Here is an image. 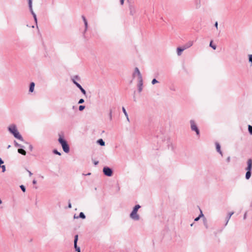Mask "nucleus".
Instances as JSON below:
<instances>
[{
    "label": "nucleus",
    "mask_w": 252,
    "mask_h": 252,
    "mask_svg": "<svg viewBox=\"0 0 252 252\" xmlns=\"http://www.w3.org/2000/svg\"><path fill=\"white\" fill-rule=\"evenodd\" d=\"M128 8L131 15H133L136 13V6L133 2L128 1Z\"/></svg>",
    "instance_id": "nucleus-5"
},
{
    "label": "nucleus",
    "mask_w": 252,
    "mask_h": 252,
    "mask_svg": "<svg viewBox=\"0 0 252 252\" xmlns=\"http://www.w3.org/2000/svg\"><path fill=\"white\" fill-rule=\"evenodd\" d=\"M248 131L250 134L252 135V126L251 125L248 126Z\"/></svg>",
    "instance_id": "nucleus-25"
},
{
    "label": "nucleus",
    "mask_w": 252,
    "mask_h": 252,
    "mask_svg": "<svg viewBox=\"0 0 252 252\" xmlns=\"http://www.w3.org/2000/svg\"><path fill=\"white\" fill-rule=\"evenodd\" d=\"M78 240V235H75L74 236V248L77 252H81L80 248L77 246Z\"/></svg>",
    "instance_id": "nucleus-8"
},
{
    "label": "nucleus",
    "mask_w": 252,
    "mask_h": 252,
    "mask_svg": "<svg viewBox=\"0 0 252 252\" xmlns=\"http://www.w3.org/2000/svg\"><path fill=\"white\" fill-rule=\"evenodd\" d=\"M85 108V106L84 105H80L79 107V110L80 111H83Z\"/></svg>",
    "instance_id": "nucleus-30"
},
{
    "label": "nucleus",
    "mask_w": 252,
    "mask_h": 252,
    "mask_svg": "<svg viewBox=\"0 0 252 252\" xmlns=\"http://www.w3.org/2000/svg\"><path fill=\"white\" fill-rule=\"evenodd\" d=\"M30 8V11L32 13V14L33 15V17L34 16H35L36 15L34 13V12H33V10H32V7H31V8Z\"/></svg>",
    "instance_id": "nucleus-34"
},
{
    "label": "nucleus",
    "mask_w": 252,
    "mask_h": 252,
    "mask_svg": "<svg viewBox=\"0 0 252 252\" xmlns=\"http://www.w3.org/2000/svg\"><path fill=\"white\" fill-rule=\"evenodd\" d=\"M68 207L69 208H71V203L70 202L68 203Z\"/></svg>",
    "instance_id": "nucleus-52"
},
{
    "label": "nucleus",
    "mask_w": 252,
    "mask_h": 252,
    "mask_svg": "<svg viewBox=\"0 0 252 252\" xmlns=\"http://www.w3.org/2000/svg\"><path fill=\"white\" fill-rule=\"evenodd\" d=\"M8 130L10 133L13 134L14 137L22 141H24L23 137L18 131L16 126L15 125L12 124L9 126L8 127Z\"/></svg>",
    "instance_id": "nucleus-1"
},
{
    "label": "nucleus",
    "mask_w": 252,
    "mask_h": 252,
    "mask_svg": "<svg viewBox=\"0 0 252 252\" xmlns=\"http://www.w3.org/2000/svg\"><path fill=\"white\" fill-rule=\"evenodd\" d=\"M200 7V0H196V8H198Z\"/></svg>",
    "instance_id": "nucleus-22"
},
{
    "label": "nucleus",
    "mask_w": 252,
    "mask_h": 252,
    "mask_svg": "<svg viewBox=\"0 0 252 252\" xmlns=\"http://www.w3.org/2000/svg\"><path fill=\"white\" fill-rule=\"evenodd\" d=\"M252 158H249L248 159L247 161V167L246 168L245 170L247 171L245 178L247 180H249L252 174Z\"/></svg>",
    "instance_id": "nucleus-2"
},
{
    "label": "nucleus",
    "mask_w": 252,
    "mask_h": 252,
    "mask_svg": "<svg viewBox=\"0 0 252 252\" xmlns=\"http://www.w3.org/2000/svg\"><path fill=\"white\" fill-rule=\"evenodd\" d=\"M218 22H216V23H215V27H216L217 29H218Z\"/></svg>",
    "instance_id": "nucleus-48"
},
{
    "label": "nucleus",
    "mask_w": 252,
    "mask_h": 252,
    "mask_svg": "<svg viewBox=\"0 0 252 252\" xmlns=\"http://www.w3.org/2000/svg\"><path fill=\"white\" fill-rule=\"evenodd\" d=\"M32 149H33V147H32V146L31 144H30V145H29V150H30L31 151H32Z\"/></svg>",
    "instance_id": "nucleus-42"
},
{
    "label": "nucleus",
    "mask_w": 252,
    "mask_h": 252,
    "mask_svg": "<svg viewBox=\"0 0 252 252\" xmlns=\"http://www.w3.org/2000/svg\"><path fill=\"white\" fill-rule=\"evenodd\" d=\"M33 184H36V181L35 180H33L32 181Z\"/></svg>",
    "instance_id": "nucleus-53"
},
{
    "label": "nucleus",
    "mask_w": 252,
    "mask_h": 252,
    "mask_svg": "<svg viewBox=\"0 0 252 252\" xmlns=\"http://www.w3.org/2000/svg\"><path fill=\"white\" fill-rule=\"evenodd\" d=\"M183 49H184V50L188 49V48L186 46V45H184L182 47H181Z\"/></svg>",
    "instance_id": "nucleus-43"
},
{
    "label": "nucleus",
    "mask_w": 252,
    "mask_h": 252,
    "mask_svg": "<svg viewBox=\"0 0 252 252\" xmlns=\"http://www.w3.org/2000/svg\"><path fill=\"white\" fill-rule=\"evenodd\" d=\"M53 152L54 154H56V155H59V156H61V154L60 152H58L57 150L56 149H54L53 151Z\"/></svg>",
    "instance_id": "nucleus-27"
},
{
    "label": "nucleus",
    "mask_w": 252,
    "mask_h": 252,
    "mask_svg": "<svg viewBox=\"0 0 252 252\" xmlns=\"http://www.w3.org/2000/svg\"><path fill=\"white\" fill-rule=\"evenodd\" d=\"M30 8V11L32 13V14L33 15V17L34 16H35L36 15L34 13V12H33V10H32V7H31V8Z\"/></svg>",
    "instance_id": "nucleus-32"
},
{
    "label": "nucleus",
    "mask_w": 252,
    "mask_h": 252,
    "mask_svg": "<svg viewBox=\"0 0 252 252\" xmlns=\"http://www.w3.org/2000/svg\"><path fill=\"white\" fill-rule=\"evenodd\" d=\"M186 46L189 48L191 47L193 45V41H189L186 44H185Z\"/></svg>",
    "instance_id": "nucleus-20"
},
{
    "label": "nucleus",
    "mask_w": 252,
    "mask_h": 252,
    "mask_svg": "<svg viewBox=\"0 0 252 252\" xmlns=\"http://www.w3.org/2000/svg\"><path fill=\"white\" fill-rule=\"evenodd\" d=\"M230 161V157H228L227 159H226V161L227 162H229Z\"/></svg>",
    "instance_id": "nucleus-45"
},
{
    "label": "nucleus",
    "mask_w": 252,
    "mask_h": 252,
    "mask_svg": "<svg viewBox=\"0 0 252 252\" xmlns=\"http://www.w3.org/2000/svg\"><path fill=\"white\" fill-rule=\"evenodd\" d=\"M74 78H75V79H77V80H79L80 79V78L77 75H76L74 77Z\"/></svg>",
    "instance_id": "nucleus-47"
},
{
    "label": "nucleus",
    "mask_w": 252,
    "mask_h": 252,
    "mask_svg": "<svg viewBox=\"0 0 252 252\" xmlns=\"http://www.w3.org/2000/svg\"><path fill=\"white\" fill-rule=\"evenodd\" d=\"M84 24L85 27V32H86L88 29V22H87L86 23H84Z\"/></svg>",
    "instance_id": "nucleus-40"
},
{
    "label": "nucleus",
    "mask_w": 252,
    "mask_h": 252,
    "mask_svg": "<svg viewBox=\"0 0 252 252\" xmlns=\"http://www.w3.org/2000/svg\"><path fill=\"white\" fill-rule=\"evenodd\" d=\"M58 141L62 146H63V145L67 142L61 136L59 137Z\"/></svg>",
    "instance_id": "nucleus-14"
},
{
    "label": "nucleus",
    "mask_w": 252,
    "mask_h": 252,
    "mask_svg": "<svg viewBox=\"0 0 252 252\" xmlns=\"http://www.w3.org/2000/svg\"><path fill=\"white\" fill-rule=\"evenodd\" d=\"M82 18L84 21V23H86L87 22L86 18L84 15L82 16Z\"/></svg>",
    "instance_id": "nucleus-41"
},
{
    "label": "nucleus",
    "mask_w": 252,
    "mask_h": 252,
    "mask_svg": "<svg viewBox=\"0 0 252 252\" xmlns=\"http://www.w3.org/2000/svg\"><path fill=\"white\" fill-rule=\"evenodd\" d=\"M190 128L192 131H194L196 132V134L197 136H199L200 135V131L199 130L195 124V122L194 120H191L190 121Z\"/></svg>",
    "instance_id": "nucleus-4"
},
{
    "label": "nucleus",
    "mask_w": 252,
    "mask_h": 252,
    "mask_svg": "<svg viewBox=\"0 0 252 252\" xmlns=\"http://www.w3.org/2000/svg\"><path fill=\"white\" fill-rule=\"evenodd\" d=\"M0 167H1L2 168V172H5V165H2V166H0Z\"/></svg>",
    "instance_id": "nucleus-38"
},
{
    "label": "nucleus",
    "mask_w": 252,
    "mask_h": 252,
    "mask_svg": "<svg viewBox=\"0 0 252 252\" xmlns=\"http://www.w3.org/2000/svg\"><path fill=\"white\" fill-rule=\"evenodd\" d=\"M14 145L16 147L23 148L24 147L21 144H18L16 141H14Z\"/></svg>",
    "instance_id": "nucleus-23"
},
{
    "label": "nucleus",
    "mask_w": 252,
    "mask_h": 252,
    "mask_svg": "<svg viewBox=\"0 0 252 252\" xmlns=\"http://www.w3.org/2000/svg\"><path fill=\"white\" fill-rule=\"evenodd\" d=\"M84 102V100L83 98L80 99L79 101H78V103L79 104H82V103H83Z\"/></svg>",
    "instance_id": "nucleus-39"
},
{
    "label": "nucleus",
    "mask_w": 252,
    "mask_h": 252,
    "mask_svg": "<svg viewBox=\"0 0 252 252\" xmlns=\"http://www.w3.org/2000/svg\"><path fill=\"white\" fill-rule=\"evenodd\" d=\"M72 81L73 82V83L77 86V87L79 89V90L81 91L82 93L84 95H86V91L82 88V87L80 85V84H79L78 82H77L74 80V78L72 79Z\"/></svg>",
    "instance_id": "nucleus-7"
},
{
    "label": "nucleus",
    "mask_w": 252,
    "mask_h": 252,
    "mask_svg": "<svg viewBox=\"0 0 252 252\" xmlns=\"http://www.w3.org/2000/svg\"><path fill=\"white\" fill-rule=\"evenodd\" d=\"M35 84L34 82H31L30 85L29 92L32 93L34 91Z\"/></svg>",
    "instance_id": "nucleus-13"
},
{
    "label": "nucleus",
    "mask_w": 252,
    "mask_h": 252,
    "mask_svg": "<svg viewBox=\"0 0 252 252\" xmlns=\"http://www.w3.org/2000/svg\"><path fill=\"white\" fill-rule=\"evenodd\" d=\"M129 1V0H127V1Z\"/></svg>",
    "instance_id": "nucleus-58"
},
{
    "label": "nucleus",
    "mask_w": 252,
    "mask_h": 252,
    "mask_svg": "<svg viewBox=\"0 0 252 252\" xmlns=\"http://www.w3.org/2000/svg\"><path fill=\"white\" fill-rule=\"evenodd\" d=\"M143 89V78L138 79V90L139 93L141 92Z\"/></svg>",
    "instance_id": "nucleus-10"
},
{
    "label": "nucleus",
    "mask_w": 252,
    "mask_h": 252,
    "mask_svg": "<svg viewBox=\"0 0 252 252\" xmlns=\"http://www.w3.org/2000/svg\"><path fill=\"white\" fill-rule=\"evenodd\" d=\"M29 7L31 8L32 7V0H28Z\"/></svg>",
    "instance_id": "nucleus-37"
},
{
    "label": "nucleus",
    "mask_w": 252,
    "mask_h": 252,
    "mask_svg": "<svg viewBox=\"0 0 252 252\" xmlns=\"http://www.w3.org/2000/svg\"><path fill=\"white\" fill-rule=\"evenodd\" d=\"M249 61L251 63V65H252V55H249Z\"/></svg>",
    "instance_id": "nucleus-28"
},
{
    "label": "nucleus",
    "mask_w": 252,
    "mask_h": 252,
    "mask_svg": "<svg viewBox=\"0 0 252 252\" xmlns=\"http://www.w3.org/2000/svg\"><path fill=\"white\" fill-rule=\"evenodd\" d=\"M184 51V49H183L181 47H178L177 48V53L178 56H180L182 54L183 51Z\"/></svg>",
    "instance_id": "nucleus-16"
},
{
    "label": "nucleus",
    "mask_w": 252,
    "mask_h": 252,
    "mask_svg": "<svg viewBox=\"0 0 252 252\" xmlns=\"http://www.w3.org/2000/svg\"><path fill=\"white\" fill-rule=\"evenodd\" d=\"M200 212H201L200 215L198 217H196V218L194 219V221H198V220L200 219V217H201L203 216V214H202V211H200Z\"/></svg>",
    "instance_id": "nucleus-24"
},
{
    "label": "nucleus",
    "mask_w": 252,
    "mask_h": 252,
    "mask_svg": "<svg viewBox=\"0 0 252 252\" xmlns=\"http://www.w3.org/2000/svg\"><path fill=\"white\" fill-rule=\"evenodd\" d=\"M10 147H11V146H10V145H8V147H7V149L10 148Z\"/></svg>",
    "instance_id": "nucleus-56"
},
{
    "label": "nucleus",
    "mask_w": 252,
    "mask_h": 252,
    "mask_svg": "<svg viewBox=\"0 0 252 252\" xmlns=\"http://www.w3.org/2000/svg\"><path fill=\"white\" fill-rule=\"evenodd\" d=\"M30 8V11L32 13V14L33 15V17L34 16H35L36 15L34 13V12H33V10H32V7H31V8Z\"/></svg>",
    "instance_id": "nucleus-33"
},
{
    "label": "nucleus",
    "mask_w": 252,
    "mask_h": 252,
    "mask_svg": "<svg viewBox=\"0 0 252 252\" xmlns=\"http://www.w3.org/2000/svg\"><path fill=\"white\" fill-rule=\"evenodd\" d=\"M141 206L139 205H135L131 213L130 214V217L133 220H138L140 219L139 215L137 214V212Z\"/></svg>",
    "instance_id": "nucleus-3"
},
{
    "label": "nucleus",
    "mask_w": 252,
    "mask_h": 252,
    "mask_svg": "<svg viewBox=\"0 0 252 252\" xmlns=\"http://www.w3.org/2000/svg\"><path fill=\"white\" fill-rule=\"evenodd\" d=\"M209 46L212 47L214 50H215L217 48L216 45L213 44V41L211 40L210 42Z\"/></svg>",
    "instance_id": "nucleus-21"
},
{
    "label": "nucleus",
    "mask_w": 252,
    "mask_h": 252,
    "mask_svg": "<svg viewBox=\"0 0 252 252\" xmlns=\"http://www.w3.org/2000/svg\"><path fill=\"white\" fill-rule=\"evenodd\" d=\"M216 144V150H217V151L219 153L221 156H222V153L220 150V144L218 142H216L215 143Z\"/></svg>",
    "instance_id": "nucleus-12"
},
{
    "label": "nucleus",
    "mask_w": 252,
    "mask_h": 252,
    "mask_svg": "<svg viewBox=\"0 0 252 252\" xmlns=\"http://www.w3.org/2000/svg\"><path fill=\"white\" fill-rule=\"evenodd\" d=\"M20 188H21V190L25 192L26 191V188L24 185H21L20 186Z\"/></svg>",
    "instance_id": "nucleus-29"
},
{
    "label": "nucleus",
    "mask_w": 252,
    "mask_h": 252,
    "mask_svg": "<svg viewBox=\"0 0 252 252\" xmlns=\"http://www.w3.org/2000/svg\"><path fill=\"white\" fill-rule=\"evenodd\" d=\"M109 116L110 120H111L112 119V111L111 109L110 110Z\"/></svg>",
    "instance_id": "nucleus-31"
},
{
    "label": "nucleus",
    "mask_w": 252,
    "mask_h": 252,
    "mask_svg": "<svg viewBox=\"0 0 252 252\" xmlns=\"http://www.w3.org/2000/svg\"><path fill=\"white\" fill-rule=\"evenodd\" d=\"M62 147L65 153H68L69 152V147L67 142L63 145V146H62Z\"/></svg>",
    "instance_id": "nucleus-11"
},
{
    "label": "nucleus",
    "mask_w": 252,
    "mask_h": 252,
    "mask_svg": "<svg viewBox=\"0 0 252 252\" xmlns=\"http://www.w3.org/2000/svg\"><path fill=\"white\" fill-rule=\"evenodd\" d=\"M3 161L0 158V165H1V164L3 163ZM1 165H0V166Z\"/></svg>",
    "instance_id": "nucleus-50"
},
{
    "label": "nucleus",
    "mask_w": 252,
    "mask_h": 252,
    "mask_svg": "<svg viewBox=\"0 0 252 252\" xmlns=\"http://www.w3.org/2000/svg\"><path fill=\"white\" fill-rule=\"evenodd\" d=\"M122 110H123V113H124V114H125V116H126V117H127V115H128V114H127V112H126V109L125 108V107H122Z\"/></svg>",
    "instance_id": "nucleus-26"
},
{
    "label": "nucleus",
    "mask_w": 252,
    "mask_h": 252,
    "mask_svg": "<svg viewBox=\"0 0 252 252\" xmlns=\"http://www.w3.org/2000/svg\"><path fill=\"white\" fill-rule=\"evenodd\" d=\"M18 152L24 156L26 155V152L22 148L18 149Z\"/></svg>",
    "instance_id": "nucleus-17"
},
{
    "label": "nucleus",
    "mask_w": 252,
    "mask_h": 252,
    "mask_svg": "<svg viewBox=\"0 0 252 252\" xmlns=\"http://www.w3.org/2000/svg\"><path fill=\"white\" fill-rule=\"evenodd\" d=\"M94 165H96L98 164V161H94Z\"/></svg>",
    "instance_id": "nucleus-51"
},
{
    "label": "nucleus",
    "mask_w": 252,
    "mask_h": 252,
    "mask_svg": "<svg viewBox=\"0 0 252 252\" xmlns=\"http://www.w3.org/2000/svg\"><path fill=\"white\" fill-rule=\"evenodd\" d=\"M246 218V213L244 215V219H245Z\"/></svg>",
    "instance_id": "nucleus-54"
},
{
    "label": "nucleus",
    "mask_w": 252,
    "mask_h": 252,
    "mask_svg": "<svg viewBox=\"0 0 252 252\" xmlns=\"http://www.w3.org/2000/svg\"><path fill=\"white\" fill-rule=\"evenodd\" d=\"M97 143L101 146H104L105 145V142L103 141L102 139H98L97 141Z\"/></svg>",
    "instance_id": "nucleus-18"
},
{
    "label": "nucleus",
    "mask_w": 252,
    "mask_h": 252,
    "mask_svg": "<svg viewBox=\"0 0 252 252\" xmlns=\"http://www.w3.org/2000/svg\"><path fill=\"white\" fill-rule=\"evenodd\" d=\"M158 82V81H157L156 80V79H155V78L153 79V80L152 81V84L153 85H154V84H156V83H157Z\"/></svg>",
    "instance_id": "nucleus-36"
},
{
    "label": "nucleus",
    "mask_w": 252,
    "mask_h": 252,
    "mask_svg": "<svg viewBox=\"0 0 252 252\" xmlns=\"http://www.w3.org/2000/svg\"><path fill=\"white\" fill-rule=\"evenodd\" d=\"M136 74L138 76V79H142V75L138 69V67H136L134 69V72L133 73V74H132V77L133 78H134L135 77V75Z\"/></svg>",
    "instance_id": "nucleus-9"
},
{
    "label": "nucleus",
    "mask_w": 252,
    "mask_h": 252,
    "mask_svg": "<svg viewBox=\"0 0 252 252\" xmlns=\"http://www.w3.org/2000/svg\"><path fill=\"white\" fill-rule=\"evenodd\" d=\"M28 172H29V175L30 176H31L32 175V173L29 170H27Z\"/></svg>",
    "instance_id": "nucleus-49"
},
{
    "label": "nucleus",
    "mask_w": 252,
    "mask_h": 252,
    "mask_svg": "<svg viewBox=\"0 0 252 252\" xmlns=\"http://www.w3.org/2000/svg\"><path fill=\"white\" fill-rule=\"evenodd\" d=\"M33 18H34V21H35V22L36 24L37 25V18H36V16H34V17H33Z\"/></svg>",
    "instance_id": "nucleus-44"
},
{
    "label": "nucleus",
    "mask_w": 252,
    "mask_h": 252,
    "mask_svg": "<svg viewBox=\"0 0 252 252\" xmlns=\"http://www.w3.org/2000/svg\"><path fill=\"white\" fill-rule=\"evenodd\" d=\"M126 119L127 120L128 122H129V118H128V116H127V117H126Z\"/></svg>",
    "instance_id": "nucleus-55"
},
{
    "label": "nucleus",
    "mask_w": 252,
    "mask_h": 252,
    "mask_svg": "<svg viewBox=\"0 0 252 252\" xmlns=\"http://www.w3.org/2000/svg\"><path fill=\"white\" fill-rule=\"evenodd\" d=\"M30 8V11L32 13V14L33 15V17L34 16H35L36 15L34 13V12H33V10H32V7H31V8Z\"/></svg>",
    "instance_id": "nucleus-35"
},
{
    "label": "nucleus",
    "mask_w": 252,
    "mask_h": 252,
    "mask_svg": "<svg viewBox=\"0 0 252 252\" xmlns=\"http://www.w3.org/2000/svg\"><path fill=\"white\" fill-rule=\"evenodd\" d=\"M103 174L108 177H111L113 175V170L112 169L107 166H105L103 168Z\"/></svg>",
    "instance_id": "nucleus-6"
},
{
    "label": "nucleus",
    "mask_w": 252,
    "mask_h": 252,
    "mask_svg": "<svg viewBox=\"0 0 252 252\" xmlns=\"http://www.w3.org/2000/svg\"><path fill=\"white\" fill-rule=\"evenodd\" d=\"M234 214L233 212H230L228 213L226 218V223H225V225H226L230 218H231V216Z\"/></svg>",
    "instance_id": "nucleus-15"
},
{
    "label": "nucleus",
    "mask_w": 252,
    "mask_h": 252,
    "mask_svg": "<svg viewBox=\"0 0 252 252\" xmlns=\"http://www.w3.org/2000/svg\"><path fill=\"white\" fill-rule=\"evenodd\" d=\"M2 203V201L1 200V199H0V204H1Z\"/></svg>",
    "instance_id": "nucleus-57"
},
{
    "label": "nucleus",
    "mask_w": 252,
    "mask_h": 252,
    "mask_svg": "<svg viewBox=\"0 0 252 252\" xmlns=\"http://www.w3.org/2000/svg\"><path fill=\"white\" fill-rule=\"evenodd\" d=\"M120 3L122 5H123L124 4V0H120Z\"/></svg>",
    "instance_id": "nucleus-46"
},
{
    "label": "nucleus",
    "mask_w": 252,
    "mask_h": 252,
    "mask_svg": "<svg viewBox=\"0 0 252 252\" xmlns=\"http://www.w3.org/2000/svg\"><path fill=\"white\" fill-rule=\"evenodd\" d=\"M74 218H81L82 219H85L86 218V216L85 215V214L83 213V212H81L79 214V215L78 217H75V215H74Z\"/></svg>",
    "instance_id": "nucleus-19"
}]
</instances>
